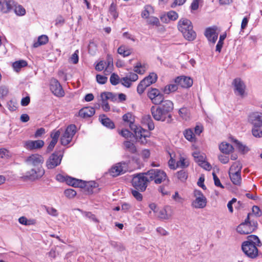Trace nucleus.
I'll use <instances>...</instances> for the list:
<instances>
[{"mask_svg":"<svg viewBox=\"0 0 262 262\" xmlns=\"http://www.w3.org/2000/svg\"><path fill=\"white\" fill-rule=\"evenodd\" d=\"M173 109L172 102L166 100L158 106H152L150 108V112L155 120L170 123L172 121L171 113Z\"/></svg>","mask_w":262,"mask_h":262,"instance_id":"obj_1","label":"nucleus"},{"mask_svg":"<svg viewBox=\"0 0 262 262\" xmlns=\"http://www.w3.org/2000/svg\"><path fill=\"white\" fill-rule=\"evenodd\" d=\"M262 244L258 236L250 235L247 239L242 243L241 248L244 254L249 258L254 259L258 255L257 247H260Z\"/></svg>","mask_w":262,"mask_h":262,"instance_id":"obj_2","label":"nucleus"},{"mask_svg":"<svg viewBox=\"0 0 262 262\" xmlns=\"http://www.w3.org/2000/svg\"><path fill=\"white\" fill-rule=\"evenodd\" d=\"M124 122L129 123L130 128L134 131L137 139L142 144H146L147 142V139L150 136L151 133L149 131L143 129L141 126H138L134 124V118L132 114L127 113L122 117Z\"/></svg>","mask_w":262,"mask_h":262,"instance_id":"obj_3","label":"nucleus"},{"mask_svg":"<svg viewBox=\"0 0 262 262\" xmlns=\"http://www.w3.org/2000/svg\"><path fill=\"white\" fill-rule=\"evenodd\" d=\"M178 28L187 40L192 41L195 39L196 34L193 29V26L190 20L184 18L180 19L178 22Z\"/></svg>","mask_w":262,"mask_h":262,"instance_id":"obj_4","label":"nucleus"},{"mask_svg":"<svg viewBox=\"0 0 262 262\" xmlns=\"http://www.w3.org/2000/svg\"><path fill=\"white\" fill-rule=\"evenodd\" d=\"M146 176H148L149 182L154 181L156 184H159L163 182L169 180L166 173L162 170L158 169H151L145 172Z\"/></svg>","mask_w":262,"mask_h":262,"instance_id":"obj_5","label":"nucleus"},{"mask_svg":"<svg viewBox=\"0 0 262 262\" xmlns=\"http://www.w3.org/2000/svg\"><path fill=\"white\" fill-rule=\"evenodd\" d=\"M148 182V177L146 176L145 172L134 175L132 181L133 187L142 192L146 190Z\"/></svg>","mask_w":262,"mask_h":262,"instance_id":"obj_6","label":"nucleus"},{"mask_svg":"<svg viewBox=\"0 0 262 262\" xmlns=\"http://www.w3.org/2000/svg\"><path fill=\"white\" fill-rule=\"evenodd\" d=\"M251 214V213H249L245 222L237 226L236 230L240 234H248L257 228V223L254 221H250V216Z\"/></svg>","mask_w":262,"mask_h":262,"instance_id":"obj_7","label":"nucleus"},{"mask_svg":"<svg viewBox=\"0 0 262 262\" xmlns=\"http://www.w3.org/2000/svg\"><path fill=\"white\" fill-rule=\"evenodd\" d=\"M76 126L74 124H71L67 127L60 138V142L62 145H67L71 142L76 133Z\"/></svg>","mask_w":262,"mask_h":262,"instance_id":"obj_8","label":"nucleus"},{"mask_svg":"<svg viewBox=\"0 0 262 262\" xmlns=\"http://www.w3.org/2000/svg\"><path fill=\"white\" fill-rule=\"evenodd\" d=\"M193 194L195 199L192 203V206L196 209H202L206 207L207 199L199 190H194Z\"/></svg>","mask_w":262,"mask_h":262,"instance_id":"obj_9","label":"nucleus"},{"mask_svg":"<svg viewBox=\"0 0 262 262\" xmlns=\"http://www.w3.org/2000/svg\"><path fill=\"white\" fill-rule=\"evenodd\" d=\"M62 154L57 152L49 156L46 162V166L49 169H52L59 165L62 159Z\"/></svg>","mask_w":262,"mask_h":262,"instance_id":"obj_10","label":"nucleus"},{"mask_svg":"<svg viewBox=\"0 0 262 262\" xmlns=\"http://www.w3.org/2000/svg\"><path fill=\"white\" fill-rule=\"evenodd\" d=\"M147 96L151 102L156 105L160 104L165 101L163 95L160 92L159 90L155 88L150 89L148 90Z\"/></svg>","mask_w":262,"mask_h":262,"instance_id":"obj_11","label":"nucleus"},{"mask_svg":"<svg viewBox=\"0 0 262 262\" xmlns=\"http://www.w3.org/2000/svg\"><path fill=\"white\" fill-rule=\"evenodd\" d=\"M26 164L30 166L39 167L44 162V158L41 155L33 154L27 157L25 160Z\"/></svg>","mask_w":262,"mask_h":262,"instance_id":"obj_12","label":"nucleus"},{"mask_svg":"<svg viewBox=\"0 0 262 262\" xmlns=\"http://www.w3.org/2000/svg\"><path fill=\"white\" fill-rule=\"evenodd\" d=\"M45 171L42 166L34 167L27 172V177L31 180L35 181L40 179Z\"/></svg>","mask_w":262,"mask_h":262,"instance_id":"obj_13","label":"nucleus"},{"mask_svg":"<svg viewBox=\"0 0 262 262\" xmlns=\"http://www.w3.org/2000/svg\"><path fill=\"white\" fill-rule=\"evenodd\" d=\"M127 169L126 164L125 162H120L113 166L110 170V174L114 177H117L125 173Z\"/></svg>","mask_w":262,"mask_h":262,"instance_id":"obj_14","label":"nucleus"},{"mask_svg":"<svg viewBox=\"0 0 262 262\" xmlns=\"http://www.w3.org/2000/svg\"><path fill=\"white\" fill-rule=\"evenodd\" d=\"M50 90L54 95L57 97L64 96V91L59 82L56 79L53 78L51 80Z\"/></svg>","mask_w":262,"mask_h":262,"instance_id":"obj_15","label":"nucleus"},{"mask_svg":"<svg viewBox=\"0 0 262 262\" xmlns=\"http://www.w3.org/2000/svg\"><path fill=\"white\" fill-rule=\"evenodd\" d=\"M174 83L183 88H189L193 84V80L190 77L180 76L174 79Z\"/></svg>","mask_w":262,"mask_h":262,"instance_id":"obj_16","label":"nucleus"},{"mask_svg":"<svg viewBox=\"0 0 262 262\" xmlns=\"http://www.w3.org/2000/svg\"><path fill=\"white\" fill-rule=\"evenodd\" d=\"M44 145V142L41 140H27L24 142V147L29 150H33L40 149Z\"/></svg>","mask_w":262,"mask_h":262,"instance_id":"obj_17","label":"nucleus"},{"mask_svg":"<svg viewBox=\"0 0 262 262\" xmlns=\"http://www.w3.org/2000/svg\"><path fill=\"white\" fill-rule=\"evenodd\" d=\"M155 215L161 220H168L170 219L172 215L171 207L169 206H166L164 208L158 209Z\"/></svg>","mask_w":262,"mask_h":262,"instance_id":"obj_18","label":"nucleus"},{"mask_svg":"<svg viewBox=\"0 0 262 262\" xmlns=\"http://www.w3.org/2000/svg\"><path fill=\"white\" fill-rule=\"evenodd\" d=\"M232 84L234 86L235 91L237 92V95L244 97L245 95L246 85L241 79L239 78L234 79Z\"/></svg>","mask_w":262,"mask_h":262,"instance_id":"obj_19","label":"nucleus"},{"mask_svg":"<svg viewBox=\"0 0 262 262\" xmlns=\"http://www.w3.org/2000/svg\"><path fill=\"white\" fill-rule=\"evenodd\" d=\"M249 120L252 127H262V113L254 112L250 115Z\"/></svg>","mask_w":262,"mask_h":262,"instance_id":"obj_20","label":"nucleus"},{"mask_svg":"<svg viewBox=\"0 0 262 262\" xmlns=\"http://www.w3.org/2000/svg\"><path fill=\"white\" fill-rule=\"evenodd\" d=\"M14 6V2L12 0H0V12L7 13L10 12Z\"/></svg>","mask_w":262,"mask_h":262,"instance_id":"obj_21","label":"nucleus"},{"mask_svg":"<svg viewBox=\"0 0 262 262\" xmlns=\"http://www.w3.org/2000/svg\"><path fill=\"white\" fill-rule=\"evenodd\" d=\"M205 36L209 41L213 43L216 42L218 38V34L216 32V30L213 28H207L205 32Z\"/></svg>","mask_w":262,"mask_h":262,"instance_id":"obj_22","label":"nucleus"},{"mask_svg":"<svg viewBox=\"0 0 262 262\" xmlns=\"http://www.w3.org/2000/svg\"><path fill=\"white\" fill-rule=\"evenodd\" d=\"M68 185L75 187H83L85 186V182L81 180L76 179L72 177L67 176L65 182Z\"/></svg>","mask_w":262,"mask_h":262,"instance_id":"obj_23","label":"nucleus"},{"mask_svg":"<svg viewBox=\"0 0 262 262\" xmlns=\"http://www.w3.org/2000/svg\"><path fill=\"white\" fill-rule=\"evenodd\" d=\"M95 110L92 107H85L81 108L79 112V116L82 118L90 117L94 115Z\"/></svg>","mask_w":262,"mask_h":262,"instance_id":"obj_24","label":"nucleus"},{"mask_svg":"<svg viewBox=\"0 0 262 262\" xmlns=\"http://www.w3.org/2000/svg\"><path fill=\"white\" fill-rule=\"evenodd\" d=\"M142 122L147 126L149 130H152L155 128V124L151 116L149 115H145L142 117Z\"/></svg>","mask_w":262,"mask_h":262,"instance_id":"obj_25","label":"nucleus"},{"mask_svg":"<svg viewBox=\"0 0 262 262\" xmlns=\"http://www.w3.org/2000/svg\"><path fill=\"white\" fill-rule=\"evenodd\" d=\"M220 151L225 154H229L233 151V146L226 142H223L219 145Z\"/></svg>","mask_w":262,"mask_h":262,"instance_id":"obj_26","label":"nucleus"},{"mask_svg":"<svg viewBox=\"0 0 262 262\" xmlns=\"http://www.w3.org/2000/svg\"><path fill=\"white\" fill-rule=\"evenodd\" d=\"M99 119L101 120V123L107 128L113 129L115 127L114 122L108 118L106 117L105 115L102 114L99 116Z\"/></svg>","mask_w":262,"mask_h":262,"instance_id":"obj_27","label":"nucleus"},{"mask_svg":"<svg viewBox=\"0 0 262 262\" xmlns=\"http://www.w3.org/2000/svg\"><path fill=\"white\" fill-rule=\"evenodd\" d=\"M241 173H236L235 172L229 173L230 179L233 184L239 185L241 183Z\"/></svg>","mask_w":262,"mask_h":262,"instance_id":"obj_28","label":"nucleus"},{"mask_svg":"<svg viewBox=\"0 0 262 262\" xmlns=\"http://www.w3.org/2000/svg\"><path fill=\"white\" fill-rule=\"evenodd\" d=\"M117 52L123 57H125L132 54V49L127 47L125 45H122L118 48Z\"/></svg>","mask_w":262,"mask_h":262,"instance_id":"obj_29","label":"nucleus"},{"mask_svg":"<svg viewBox=\"0 0 262 262\" xmlns=\"http://www.w3.org/2000/svg\"><path fill=\"white\" fill-rule=\"evenodd\" d=\"M148 66L146 64H142L141 62L137 63L134 67V71L139 74H143L147 70Z\"/></svg>","mask_w":262,"mask_h":262,"instance_id":"obj_30","label":"nucleus"},{"mask_svg":"<svg viewBox=\"0 0 262 262\" xmlns=\"http://www.w3.org/2000/svg\"><path fill=\"white\" fill-rule=\"evenodd\" d=\"M48 37L46 35H42L38 37L37 41L35 42L33 45V48H37L40 46L45 45L48 42Z\"/></svg>","mask_w":262,"mask_h":262,"instance_id":"obj_31","label":"nucleus"},{"mask_svg":"<svg viewBox=\"0 0 262 262\" xmlns=\"http://www.w3.org/2000/svg\"><path fill=\"white\" fill-rule=\"evenodd\" d=\"M27 66V62L26 60H20L16 61L12 64V67L14 70L17 72H19L21 68Z\"/></svg>","mask_w":262,"mask_h":262,"instance_id":"obj_32","label":"nucleus"},{"mask_svg":"<svg viewBox=\"0 0 262 262\" xmlns=\"http://www.w3.org/2000/svg\"><path fill=\"white\" fill-rule=\"evenodd\" d=\"M154 10L153 8L150 5H146L144 7V9L141 13L142 18H148L149 15L153 14Z\"/></svg>","mask_w":262,"mask_h":262,"instance_id":"obj_33","label":"nucleus"},{"mask_svg":"<svg viewBox=\"0 0 262 262\" xmlns=\"http://www.w3.org/2000/svg\"><path fill=\"white\" fill-rule=\"evenodd\" d=\"M185 138L190 142H194L195 140V135L190 128L185 129L183 132Z\"/></svg>","mask_w":262,"mask_h":262,"instance_id":"obj_34","label":"nucleus"},{"mask_svg":"<svg viewBox=\"0 0 262 262\" xmlns=\"http://www.w3.org/2000/svg\"><path fill=\"white\" fill-rule=\"evenodd\" d=\"M242 165L239 161L234 162L230 167L229 173L235 172L236 173H241Z\"/></svg>","mask_w":262,"mask_h":262,"instance_id":"obj_35","label":"nucleus"},{"mask_svg":"<svg viewBox=\"0 0 262 262\" xmlns=\"http://www.w3.org/2000/svg\"><path fill=\"white\" fill-rule=\"evenodd\" d=\"M125 149L132 154H135L137 152V148L135 144L129 141L124 142Z\"/></svg>","mask_w":262,"mask_h":262,"instance_id":"obj_36","label":"nucleus"},{"mask_svg":"<svg viewBox=\"0 0 262 262\" xmlns=\"http://www.w3.org/2000/svg\"><path fill=\"white\" fill-rule=\"evenodd\" d=\"M178 84L175 83L174 84H170L167 85L163 89L164 93L168 94L171 92H174L178 90Z\"/></svg>","mask_w":262,"mask_h":262,"instance_id":"obj_37","label":"nucleus"},{"mask_svg":"<svg viewBox=\"0 0 262 262\" xmlns=\"http://www.w3.org/2000/svg\"><path fill=\"white\" fill-rule=\"evenodd\" d=\"M189 164V161L184 157H181L179 160L177 161L176 167L186 168Z\"/></svg>","mask_w":262,"mask_h":262,"instance_id":"obj_38","label":"nucleus"},{"mask_svg":"<svg viewBox=\"0 0 262 262\" xmlns=\"http://www.w3.org/2000/svg\"><path fill=\"white\" fill-rule=\"evenodd\" d=\"M178 179L181 182H185L188 177L187 172L185 170H181L176 173Z\"/></svg>","mask_w":262,"mask_h":262,"instance_id":"obj_39","label":"nucleus"},{"mask_svg":"<svg viewBox=\"0 0 262 262\" xmlns=\"http://www.w3.org/2000/svg\"><path fill=\"white\" fill-rule=\"evenodd\" d=\"M14 12L17 15L23 16L26 14L25 9L21 5L16 6L14 3Z\"/></svg>","mask_w":262,"mask_h":262,"instance_id":"obj_40","label":"nucleus"},{"mask_svg":"<svg viewBox=\"0 0 262 262\" xmlns=\"http://www.w3.org/2000/svg\"><path fill=\"white\" fill-rule=\"evenodd\" d=\"M252 134L256 138L262 137V127H252Z\"/></svg>","mask_w":262,"mask_h":262,"instance_id":"obj_41","label":"nucleus"},{"mask_svg":"<svg viewBox=\"0 0 262 262\" xmlns=\"http://www.w3.org/2000/svg\"><path fill=\"white\" fill-rule=\"evenodd\" d=\"M105 97V99H110L112 101L117 100V96L115 94L111 92H103L101 94V97Z\"/></svg>","mask_w":262,"mask_h":262,"instance_id":"obj_42","label":"nucleus"},{"mask_svg":"<svg viewBox=\"0 0 262 262\" xmlns=\"http://www.w3.org/2000/svg\"><path fill=\"white\" fill-rule=\"evenodd\" d=\"M11 157L10 151L6 148H0V158L2 159H9Z\"/></svg>","mask_w":262,"mask_h":262,"instance_id":"obj_43","label":"nucleus"},{"mask_svg":"<svg viewBox=\"0 0 262 262\" xmlns=\"http://www.w3.org/2000/svg\"><path fill=\"white\" fill-rule=\"evenodd\" d=\"M20 224L24 225H31L34 224V220H28L25 216H21L18 219Z\"/></svg>","mask_w":262,"mask_h":262,"instance_id":"obj_44","label":"nucleus"},{"mask_svg":"<svg viewBox=\"0 0 262 262\" xmlns=\"http://www.w3.org/2000/svg\"><path fill=\"white\" fill-rule=\"evenodd\" d=\"M147 23L149 25L156 26H159L160 25V23L159 19L154 16H151L148 18L147 20Z\"/></svg>","mask_w":262,"mask_h":262,"instance_id":"obj_45","label":"nucleus"},{"mask_svg":"<svg viewBox=\"0 0 262 262\" xmlns=\"http://www.w3.org/2000/svg\"><path fill=\"white\" fill-rule=\"evenodd\" d=\"M101 98V107L103 110L106 112L110 111V106L107 101V99H105V97H103Z\"/></svg>","mask_w":262,"mask_h":262,"instance_id":"obj_46","label":"nucleus"},{"mask_svg":"<svg viewBox=\"0 0 262 262\" xmlns=\"http://www.w3.org/2000/svg\"><path fill=\"white\" fill-rule=\"evenodd\" d=\"M64 194L68 198L72 199L76 195V192L73 189H67L64 190Z\"/></svg>","mask_w":262,"mask_h":262,"instance_id":"obj_47","label":"nucleus"},{"mask_svg":"<svg viewBox=\"0 0 262 262\" xmlns=\"http://www.w3.org/2000/svg\"><path fill=\"white\" fill-rule=\"evenodd\" d=\"M232 141L235 143V147L240 151H245L247 148L246 146L243 145L237 140L231 138Z\"/></svg>","mask_w":262,"mask_h":262,"instance_id":"obj_48","label":"nucleus"},{"mask_svg":"<svg viewBox=\"0 0 262 262\" xmlns=\"http://www.w3.org/2000/svg\"><path fill=\"white\" fill-rule=\"evenodd\" d=\"M110 82L112 85H116L119 83V77L118 75L115 73L112 74L110 77Z\"/></svg>","mask_w":262,"mask_h":262,"instance_id":"obj_49","label":"nucleus"},{"mask_svg":"<svg viewBox=\"0 0 262 262\" xmlns=\"http://www.w3.org/2000/svg\"><path fill=\"white\" fill-rule=\"evenodd\" d=\"M139 190L136 189H132L131 192L133 196L138 201H141L143 199V196L141 193L139 192Z\"/></svg>","mask_w":262,"mask_h":262,"instance_id":"obj_50","label":"nucleus"},{"mask_svg":"<svg viewBox=\"0 0 262 262\" xmlns=\"http://www.w3.org/2000/svg\"><path fill=\"white\" fill-rule=\"evenodd\" d=\"M179 115L184 119L187 120L189 117V114L186 108L183 107L179 110Z\"/></svg>","mask_w":262,"mask_h":262,"instance_id":"obj_51","label":"nucleus"},{"mask_svg":"<svg viewBox=\"0 0 262 262\" xmlns=\"http://www.w3.org/2000/svg\"><path fill=\"white\" fill-rule=\"evenodd\" d=\"M119 133L122 137L126 139L132 138L133 136V134L126 129H122Z\"/></svg>","mask_w":262,"mask_h":262,"instance_id":"obj_52","label":"nucleus"},{"mask_svg":"<svg viewBox=\"0 0 262 262\" xmlns=\"http://www.w3.org/2000/svg\"><path fill=\"white\" fill-rule=\"evenodd\" d=\"M193 156L195 162L198 163L200 165L201 163H202L204 161V157L200 155L199 153L194 152Z\"/></svg>","mask_w":262,"mask_h":262,"instance_id":"obj_53","label":"nucleus"},{"mask_svg":"<svg viewBox=\"0 0 262 262\" xmlns=\"http://www.w3.org/2000/svg\"><path fill=\"white\" fill-rule=\"evenodd\" d=\"M96 80L98 83L103 84L107 82V78L105 76L97 74L96 75Z\"/></svg>","mask_w":262,"mask_h":262,"instance_id":"obj_54","label":"nucleus"},{"mask_svg":"<svg viewBox=\"0 0 262 262\" xmlns=\"http://www.w3.org/2000/svg\"><path fill=\"white\" fill-rule=\"evenodd\" d=\"M78 51L76 50L75 52L70 57V61L74 64H76L79 61V57H78Z\"/></svg>","mask_w":262,"mask_h":262,"instance_id":"obj_55","label":"nucleus"},{"mask_svg":"<svg viewBox=\"0 0 262 262\" xmlns=\"http://www.w3.org/2000/svg\"><path fill=\"white\" fill-rule=\"evenodd\" d=\"M106 63L105 61H100L95 66V69L98 71H101L106 67Z\"/></svg>","mask_w":262,"mask_h":262,"instance_id":"obj_56","label":"nucleus"},{"mask_svg":"<svg viewBox=\"0 0 262 262\" xmlns=\"http://www.w3.org/2000/svg\"><path fill=\"white\" fill-rule=\"evenodd\" d=\"M122 85L126 88H129L132 85V81L128 78V77H125L121 80Z\"/></svg>","mask_w":262,"mask_h":262,"instance_id":"obj_57","label":"nucleus"},{"mask_svg":"<svg viewBox=\"0 0 262 262\" xmlns=\"http://www.w3.org/2000/svg\"><path fill=\"white\" fill-rule=\"evenodd\" d=\"M168 18L172 20H175L178 18V14L174 11H170L167 13Z\"/></svg>","mask_w":262,"mask_h":262,"instance_id":"obj_58","label":"nucleus"},{"mask_svg":"<svg viewBox=\"0 0 262 262\" xmlns=\"http://www.w3.org/2000/svg\"><path fill=\"white\" fill-rule=\"evenodd\" d=\"M172 198L177 203H183L184 199L179 195L178 192H175L174 194L172 195Z\"/></svg>","mask_w":262,"mask_h":262,"instance_id":"obj_59","label":"nucleus"},{"mask_svg":"<svg viewBox=\"0 0 262 262\" xmlns=\"http://www.w3.org/2000/svg\"><path fill=\"white\" fill-rule=\"evenodd\" d=\"M145 78H147V80H148L149 81H150L152 83H154L156 82L158 77L156 73H151Z\"/></svg>","mask_w":262,"mask_h":262,"instance_id":"obj_60","label":"nucleus"},{"mask_svg":"<svg viewBox=\"0 0 262 262\" xmlns=\"http://www.w3.org/2000/svg\"><path fill=\"white\" fill-rule=\"evenodd\" d=\"M213 178L214 182V185L217 187H220L222 188H224V186L221 184L220 179L217 177L216 174L214 172L212 173Z\"/></svg>","mask_w":262,"mask_h":262,"instance_id":"obj_61","label":"nucleus"},{"mask_svg":"<svg viewBox=\"0 0 262 262\" xmlns=\"http://www.w3.org/2000/svg\"><path fill=\"white\" fill-rule=\"evenodd\" d=\"M109 12L110 14L115 18H117L118 17V14L116 13V6L114 4V3H112L109 8Z\"/></svg>","mask_w":262,"mask_h":262,"instance_id":"obj_62","label":"nucleus"},{"mask_svg":"<svg viewBox=\"0 0 262 262\" xmlns=\"http://www.w3.org/2000/svg\"><path fill=\"white\" fill-rule=\"evenodd\" d=\"M8 93V89L5 86H0V96L4 97L7 95Z\"/></svg>","mask_w":262,"mask_h":262,"instance_id":"obj_63","label":"nucleus"},{"mask_svg":"<svg viewBox=\"0 0 262 262\" xmlns=\"http://www.w3.org/2000/svg\"><path fill=\"white\" fill-rule=\"evenodd\" d=\"M252 212L256 216H260L261 215V212L257 206H254L252 207Z\"/></svg>","mask_w":262,"mask_h":262,"instance_id":"obj_64","label":"nucleus"}]
</instances>
